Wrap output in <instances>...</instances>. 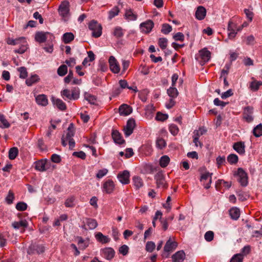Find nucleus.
<instances>
[{"mask_svg":"<svg viewBox=\"0 0 262 262\" xmlns=\"http://www.w3.org/2000/svg\"><path fill=\"white\" fill-rule=\"evenodd\" d=\"M6 42L7 44L10 45H19L20 46L19 49L14 50V52L16 53L23 54L25 53L27 49L28 44L26 38L24 37H21L16 39H13L9 37L7 39Z\"/></svg>","mask_w":262,"mask_h":262,"instance_id":"1","label":"nucleus"},{"mask_svg":"<svg viewBox=\"0 0 262 262\" xmlns=\"http://www.w3.org/2000/svg\"><path fill=\"white\" fill-rule=\"evenodd\" d=\"M61 95L66 100H75L79 98L80 91L77 88H73L71 91L65 89L61 92Z\"/></svg>","mask_w":262,"mask_h":262,"instance_id":"2","label":"nucleus"},{"mask_svg":"<svg viewBox=\"0 0 262 262\" xmlns=\"http://www.w3.org/2000/svg\"><path fill=\"white\" fill-rule=\"evenodd\" d=\"M89 28L92 31L93 37L98 38L101 35L102 27L96 20H91L89 24Z\"/></svg>","mask_w":262,"mask_h":262,"instance_id":"3","label":"nucleus"},{"mask_svg":"<svg viewBox=\"0 0 262 262\" xmlns=\"http://www.w3.org/2000/svg\"><path fill=\"white\" fill-rule=\"evenodd\" d=\"M75 135V128L73 123H70L67 132L64 138L69 141V148L72 149L75 145V142L73 138V137Z\"/></svg>","mask_w":262,"mask_h":262,"instance_id":"4","label":"nucleus"},{"mask_svg":"<svg viewBox=\"0 0 262 262\" xmlns=\"http://www.w3.org/2000/svg\"><path fill=\"white\" fill-rule=\"evenodd\" d=\"M155 180L157 185V187L159 188L166 189L167 188L168 184L165 180V176L162 171H159L154 176Z\"/></svg>","mask_w":262,"mask_h":262,"instance_id":"5","label":"nucleus"},{"mask_svg":"<svg viewBox=\"0 0 262 262\" xmlns=\"http://www.w3.org/2000/svg\"><path fill=\"white\" fill-rule=\"evenodd\" d=\"M237 181L242 186H246L248 183L247 173L242 168H239L237 172Z\"/></svg>","mask_w":262,"mask_h":262,"instance_id":"6","label":"nucleus"},{"mask_svg":"<svg viewBox=\"0 0 262 262\" xmlns=\"http://www.w3.org/2000/svg\"><path fill=\"white\" fill-rule=\"evenodd\" d=\"M135 126V120L134 119L130 118L127 121L126 125L123 129L126 137L129 136L133 133Z\"/></svg>","mask_w":262,"mask_h":262,"instance_id":"7","label":"nucleus"},{"mask_svg":"<svg viewBox=\"0 0 262 262\" xmlns=\"http://www.w3.org/2000/svg\"><path fill=\"white\" fill-rule=\"evenodd\" d=\"M212 173L207 172L202 174L201 176L200 181L203 183L204 187L206 189H208L210 187L212 182Z\"/></svg>","mask_w":262,"mask_h":262,"instance_id":"8","label":"nucleus"},{"mask_svg":"<svg viewBox=\"0 0 262 262\" xmlns=\"http://www.w3.org/2000/svg\"><path fill=\"white\" fill-rule=\"evenodd\" d=\"M108 62L110 64V70L112 72L114 73H118L120 72V69L119 65L117 60L113 56H111L110 57Z\"/></svg>","mask_w":262,"mask_h":262,"instance_id":"9","label":"nucleus"},{"mask_svg":"<svg viewBox=\"0 0 262 262\" xmlns=\"http://www.w3.org/2000/svg\"><path fill=\"white\" fill-rule=\"evenodd\" d=\"M154 25V24L152 20H148L140 24V29L142 32L148 33L151 31Z\"/></svg>","mask_w":262,"mask_h":262,"instance_id":"10","label":"nucleus"},{"mask_svg":"<svg viewBox=\"0 0 262 262\" xmlns=\"http://www.w3.org/2000/svg\"><path fill=\"white\" fill-rule=\"evenodd\" d=\"M253 112V107L250 106L245 107L244 109L243 116L244 118L248 122H250L253 120L252 114Z\"/></svg>","mask_w":262,"mask_h":262,"instance_id":"11","label":"nucleus"},{"mask_svg":"<svg viewBox=\"0 0 262 262\" xmlns=\"http://www.w3.org/2000/svg\"><path fill=\"white\" fill-rule=\"evenodd\" d=\"M103 191L106 193L110 194L112 193L115 189V184L112 180H108L103 185Z\"/></svg>","mask_w":262,"mask_h":262,"instance_id":"12","label":"nucleus"},{"mask_svg":"<svg viewBox=\"0 0 262 262\" xmlns=\"http://www.w3.org/2000/svg\"><path fill=\"white\" fill-rule=\"evenodd\" d=\"M129 172L127 170H124L118 174L119 181L123 184H127L129 183Z\"/></svg>","mask_w":262,"mask_h":262,"instance_id":"13","label":"nucleus"},{"mask_svg":"<svg viewBox=\"0 0 262 262\" xmlns=\"http://www.w3.org/2000/svg\"><path fill=\"white\" fill-rule=\"evenodd\" d=\"M59 14L61 16H66L69 13V3L67 1L62 2L58 9Z\"/></svg>","mask_w":262,"mask_h":262,"instance_id":"14","label":"nucleus"},{"mask_svg":"<svg viewBox=\"0 0 262 262\" xmlns=\"http://www.w3.org/2000/svg\"><path fill=\"white\" fill-rule=\"evenodd\" d=\"M185 258V253L183 250L179 251L171 256L173 262H182Z\"/></svg>","mask_w":262,"mask_h":262,"instance_id":"15","label":"nucleus"},{"mask_svg":"<svg viewBox=\"0 0 262 262\" xmlns=\"http://www.w3.org/2000/svg\"><path fill=\"white\" fill-rule=\"evenodd\" d=\"M200 55L203 62V64L208 62L211 57V53L206 49H203L200 51Z\"/></svg>","mask_w":262,"mask_h":262,"instance_id":"16","label":"nucleus"},{"mask_svg":"<svg viewBox=\"0 0 262 262\" xmlns=\"http://www.w3.org/2000/svg\"><path fill=\"white\" fill-rule=\"evenodd\" d=\"M102 255L106 259H112L115 255V251L112 248H105L102 250Z\"/></svg>","mask_w":262,"mask_h":262,"instance_id":"17","label":"nucleus"},{"mask_svg":"<svg viewBox=\"0 0 262 262\" xmlns=\"http://www.w3.org/2000/svg\"><path fill=\"white\" fill-rule=\"evenodd\" d=\"M49 34V33L48 32H37L35 35V40L40 43L45 42L47 38V35Z\"/></svg>","mask_w":262,"mask_h":262,"instance_id":"18","label":"nucleus"},{"mask_svg":"<svg viewBox=\"0 0 262 262\" xmlns=\"http://www.w3.org/2000/svg\"><path fill=\"white\" fill-rule=\"evenodd\" d=\"M178 246V244L176 242H171L170 239H169L166 243L164 247V250L165 252H169L175 249Z\"/></svg>","mask_w":262,"mask_h":262,"instance_id":"19","label":"nucleus"},{"mask_svg":"<svg viewBox=\"0 0 262 262\" xmlns=\"http://www.w3.org/2000/svg\"><path fill=\"white\" fill-rule=\"evenodd\" d=\"M233 149L239 154H244L245 152V145L243 142H236L233 144Z\"/></svg>","mask_w":262,"mask_h":262,"instance_id":"20","label":"nucleus"},{"mask_svg":"<svg viewBox=\"0 0 262 262\" xmlns=\"http://www.w3.org/2000/svg\"><path fill=\"white\" fill-rule=\"evenodd\" d=\"M112 138L114 142L119 144H122L125 142L122 138L120 133L117 130H113L112 133Z\"/></svg>","mask_w":262,"mask_h":262,"instance_id":"21","label":"nucleus"},{"mask_svg":"<svg viewBox=\"0 0 262 262\" xmlns=\"http://www.w3.org/2000/svg\"><path fill=\"white\" fill-rule=\"evenodd\" d=\"M12 227L16 229H18L20 227H23L24 229L21 231V232H24L25 231V228H27L28 226V222L25 220H21L19 222H14L12 224Z\"/></svg>","mask_w":262,"mask_h":262,"instance_id":"22","label":"nucleus"},{"mask_svg":"<svg viewBox=\"0 0 262 262\" xmlns=\"http://www.w3.org/2000/svg\"><path fill=\"white\" fill-rule=\"evenodd\" d=\"M36 103L41 106H46L48 104V100L44 94L37 95L35 98Z\"/></svg>","mask_w":262,"mask_h":262,"instance_id":"23","label":"nucleus"},{"mask_svg":"<svg viewBox=\"0 0 262 262\" xmlns=\"http://www.w3.org/2000/svg\"><path fill=\"white\" fill-rule=\"evenodd\" d=\"M119 112L121 115L127 116L132 113V110L129 105L124 104L119 107Z\"/></svg>","mask_w":262,"mask_h":262,"instance_id":"24","label":"nucleus"},{"mask_svg":"<svg viewBox=\"0 0 262 262\" xmlns=\"http://www.w3.org/2000/svg\"><path fill=\"white\" fill-rule=\"evenodd\" d=\"M52 100L53 104L60 110L64 111L66 109L67 107L65 103L61 99L52 98Z\"/></svg>","mask_w":262,"mask_h":262,"instance_id":"25","label":"nucleus"},{"mask_svg":"<svg viewBox=\"0 0 262 262\" xmlns=\"http://www.w3.org/2000/svg\"><path fill=\"white\" fill-rule=\"evenodd\" d=\"M229 214L232 219L237 220L240 216L239 209L236 207H233L230 209Z\"/></svg>","mask_w":262,"mask_h":262,"instance_id":"26","label":"nucleus"},{"mask_svg":"<svg viewBox=\"0 0 262 262\" xmlns=\"http://www.w3.org/2000/svg\"><path fill=\"white\" fill-rule=\"evenodd\" d=\"M95 237L98 242L102 244L107 243L110 241V238L108 236L104 235L101 232L97 233Z\"/></svg>","mask_w":262,"mask_h":262,"instance_id":"27","label":"nucleus"},{"mask_svg":"<svg viewBox=\"0 0 262 262\" xmlns=\"http://www.w3.org/2000/svg\"><path fill=\"white\" fill-rule=\"evenodd\" d=\"M113 35L117 38H120L123 36L124 32L123 29L119 26L116 27L112 33Z\"/></svg>","mask_w":262,"mask_h":262,"instance_id":"28","label":"nucleus"},{"mask_svg":"<svg viewBox=\"0 0 262 262\" xmlns=\"http://www.w3.org/2000/svg\"><path fill=\"white\" fill-rule=\"evenodd\" d=\"M74 39V35L71 32L64 33L62 36V40L65 43L71 42Z\"/></svg>","mask_w":262,"mask_h":262,"instance_id":"29","label":"nucleus"},{"mask_svg":"<svg viewBox=\"0 0 262 262\" xmlns=\"http://www.w3.org/2000/svg\"><path fill=\"white\" fill-rule=\"evenodd\" d=\"M46 161L43 160H40L36 162L35 168L37 170L43 171L46 170Z\"/></svg>","mask_w":262,"mask_h":262,"instance_id":"30","label":"nucleus"},{"mask_svg":"<svg viewBox=\"0 0 262 262\" xmlns=\"http://www.w3.org/2000/svg\"><path fill=\"white\" fill-rule=\"evenodd\" d=\"M170 162V158L167 156H163L161 157L159 163L161 167L163 168L166 167Z\"/></svg>","mask_w":262,"mask_h":262,"instance_id":"31","label":"nucleus"},{"mask_svg":"<svg viewBox=\"0 0 262 262\" xmlns=\"http://www.w3.org/2000/svg\"><path fill=\"white\" fill-rule=\"evenodd\" d=\"M206 9L203 6L198 7L195 13V16H206Z\"/></svg>","mask_w":262,"mask_h":262,"instance_id":"32","label":"nucleus"},{"mask_svg":"<svg viewBox=\"0 0 262 262\" xmlns=\"http://www.w3.org/2000/svg\"><path fill=\"white\" fill-rule=\"evenodd\" d=\"M134 186L137 189H139L143 186V182L141 178L136 176L133 179Z\"/></svg>","mask_w":262,"mask_h":262,"instance_id":"33","label":"nucleus"},{"mask_svg":"<svg viewBox=\"0 0 262 262\" xmlns=\"http://www.w3.org/2000/svg\"><path fill=\"white\" fill-rule=\"evenodd\" d=\"M18 150L17 147H14L10 149L9 151V158L10 160H14L17 156Z\"/></svg>","mask_w":262,"mask_h":262,"instance_id":"34","label":"nucleus"},{"mask_svg":"<svg viewBox=\"0 0 262 262\" xmlns=\"http://www.w3.org/2000/svg\"><path fill=\"white\" fill-rule=\"evenodd\" d=\"M86 224L88 226V228L91 230L96 228L98 225L96 221L92 219H88Z\"/></svg>","mask_w":262,"mask_h":262,"instance_id":"35","label":"nucleus"},{"mask_svg":"<svg viewBox=\"0 0 262 262\" xmlns=\"http://www.w3.org/2000/svg\"><path fill=\"white\" fill-rule=\"evenodd\" d=\"M38 80V76L37 75H34L26 79V83L28 86H31L33 83L37 82Z\"/></svg>","mask_w":262,"mask_h":262,"instance_id":"36","label":"nucleus"},{"mask_svg":"<svg viewBox=\"0 0 262 262\" xmlns=\"http://www.w3.org/2000/svg\"><path fill=\"white\" fill-rule=\"evenodd\" d=\"M168 95L171 98H176L178 95V91L177 89L174 86H171L167 90Z\"/></svg>","mask_w":262,"mask_h":262,"instance_id":"37","label":"nucleus"},{"mask_svg":"<svg viewBox=\"0 0 262 262\" xmlns=\"http://www.w3.org/2000/svg\"><path fill=\"white\" fill-rule=\"evenodd\" d=\"M68 72V68L66 65L62 64L57 69V74L60 76H64Z\"/></svg>","mask_w":262,"mask_h":262,"instance_id":"38","label":"nucleus"},{"mask_svg":"<svg viewBox=\"0 0 262 262\" xmlns=\"http://www.w3.org/2000/svg\"><path fill=\"white\" fill-rule=\"evenodd\" d=\"M238 157L235 154H230L227 157V161L230 164H235L238 162Z\"/></svg>","mask_w":262,"mask_h":262,"instance_id":"39","label":"nucleus"},{"mask_svg":"<svg viewBox=\"0 0 262 262\" xmlns=\"http://www.w3.org/2000/svg\"><path fill=\"white\" fill-rule=\"evenodd\" d=\"M84 98L92 104H96V97L94 95H91L90 94H85L84 95Z\"/></svg>","mask_w":262,"mask_h":262,"instance_id":"40","label":"nucleus"},{"mask_svg":"<svg viewBox=\"0 0 262 262\" xmlns=\"http://www.w3.org/2000/svg\"><path fill=\"white\" fill-rule=\"evenodd\" d=\"M253 133L256 137H260L262 135V125L261 124L257 125L253 129Z\"/></svg>","mask_w":262,"mask_h":262,"instance_id":"41","label":"nucleus"},{"mask_svg":"<svg viewBox=\"0 0 262 262\" xmlns=\"http://www.w3.org/2000/svg\"><path fill=\"white\" fill-rule=\"evenodd\" d=\"M165 141L161 138H158L156 140V146L159 149H162L166 146Z\"/></svg>","mask_w":262,"mask_h":262,"instance_id":"42","label":"nucleus"},{"mask_svg":"<svg viewBox=\"0 0 262 262\" xmlns=\"http://www.w3.org/2000/svg\"><path fill=\"white\" fill-rule=\"evenodd\" d=\"M243 255L242 253L236 254L233 256L230 262H243Z\"/></svg>","mask_w":262,"mask_h":262,"instance_id":"43","label":"nucleus"},{"mask_svg":"<svg viewBox=\"0 0 262 262\" xmlns=\"http://www.w3.org/2000/svg\"><path fill=\"white\" fill-rule=\"evenodd\" d=\"M18 71L19 72V77L22 79H25L28 76V72L27 69L24 67H21L18 68Z\"/></svg>","mask_w":262,"mask_h":262,"instance_id":"44","label":"nucleus"},{"mask_svg":"<svg viewBox=\"0 0 262 262\" xmlns=\"http://www.w3.org/2000/svg\"><path fill=\"white\" fill-rule=\"evenodd\" d=\"M172 30L171 27L167 24H164L162 26V29H161V32L163 33L164 34H168L169 33H170Z\"/></svg>","mask_w":262,"mask_h":262,"instance_id":"45","label":"nucleus"},{"mask_svg":"<svg viewBox=\"0 0 262 262\" xmlns=\"http://www.w3.org/2000/svg\"><path fill=\"white\" fill-rule=\"evenodd\" d=\"M75 198L72 196L68 198L65 201L64 204L67 207H73L74 206V201Z\"/></svg>","mask_w":262,"mask_h":262,"instance_id":"46","label":"nucleus"},{"mask_svg":"<svg viewBox=\"0 0 262 262\" xmlns=\"http://www.w3.org/2000/svg\"><path fill=\"white\" fill-rule=\"evenodd\" d=\"M262 85L261 81H252L250 84V88L252 90L256 91H257L260 85Z\"/></svg>","mask_w":262,"mask_h":262,"instance_id":"47","label":"nucleus"},{"mask_svg":"<svg viewBox=\"0 0 262 262\" xmlns=\"http://www.w3.org/2000/svg\"><path fill=\"white\" fill-rule=\"evenodd\" d=\"M16 209L18 211H25L27 208V205L23 202H20L16 205Z\"/></svg>","mask_w":262,"mask_h":262,"instance_id":"48","label":"nucleus"},{"mask_svg":"<svg viewBox=\"0 0 262 262\" xmlns=\"http://www.w3.org/2000/svg\"><path fill=\"white\" fill-rule=\"evenodd\" d=\"M156 245L155 244L151 241L147 242L146 244V250L147 252H151L155 249Z\"/></svg>","mask_w":262,"mask_h":262,"instance_id":"49","label":"nucleus"},{"mask_svg":"<svg viewBox=\"0 0 262 262\" xmlns=\"http://www.w3.org/2000/svg\"><path fill=\"white\" fill-rule=\"evenodd\" d=\"M159 45L162 50L166 49L167 45V39L166 38H160L159 39Z\"/></svg>","mask_w":262,"mask_h":262,"instance_id":"50","label":"nucleus"},{"mask_svg":"<svg viewBox=\"0 0 262 262\" xmlns=\"http://www.w3.org/2000/svg\"><path fill=\"white\" fill-rule=\"evenodd\" d=\"M205 239L207 242H211L213 239L214 233L212 231L206 232L204 235Z\"/></svg>","mask_w":262,"mask_h":262,"instance_id":"51","label":"nucleus"},{"mask_svg":"<svg viewBox=\"0 0 262 262\" xmlns=\"http://www.w3.org/2000/svg\"><path fill=\"white\" fill-rule=\"evenodd\" d=\"M168 118L167 114H164L160 112H158L156 117V119L158 121H164Z\"/></svg>","mask_w":262,"mask_h":262,"instance_id":"52","label":"nucleus"},{"mask_svg":"<svg viewBox=\"0 0 262 262\" xmlns=\"http://www.w3.org/2000/svg\"><path fill=\"white\" fill-rule=\"evenodd\" d=\"M246 43L247 45H254L255 43L254 36L253 35L248 36L246 38Z\"/></svg>","mask_w":262,"mask_h":262,"instance_id":"53","label":"nucleus"},{"mask_svg":"<svg viewBox=\"0 0 262 262\" xmlns=\"http://www.w3.org/2000/svg\"><path fill=\"white\" fill-rule=\"evenodd\" d=\"M0 121L2 123L4 128H8L10 126V123L5 119V116L2 114H0Z\"/></svg>","mask_w":262,"mask_h":262,"instance_id":"54","label":"nucleus"},{"mask_svg":"<svg viewBox=\"0 0 262 262\" xmlns=\"http://www.w3.org/2000/svg\"><path fill=\"white\" fill-rule=\"evenodd\" d=\"M170 132L173 135H176L179 132V128L178 126L175 124H171L169 127Z\"/></svg>","mask_w":262,"mask_h":262,"instance_id":"55","label":"nucleus"},{"mask_svg":"<svg viewBox=\"0 0 262 262\" xmlns=\"http://www.w3.org/2000/svg\"><path fill=\"white\" fill-rule=\"evenodd\" d=\"M119 9L117 6L114 7L111 10L109 11V16H115L118 15Z\"/></svg>","mask_w":262,"mask_h":262,"instance_id":"56","label":"nucleus"},{"mask_svg":"<svg viewBox=\"0 0 262 262\" xmlns=\"http://www.w3.org/2000/svg\"><path fill=\"white\" fill-rule=\"evenodd\" d=\"M108 172V170L107 169L104 168L102 169H100L98 171V173L96 174V177L98 179H101L104 176H105Z\"/></svg>","mask_w":262,"mask_h":262,"instance_id":"57","label":"nucleus"},{"mask_svg":"<svg viewBox=\"0 0 262 262\" xmlns=\"http://www.w3.org/2000/svg\"><path fill=\"white\" fill-rule=\"evenodd\" d=\"M207 132V130L203 127H201L199 130H195L194 131V135L198 137H200L201 136Z\"/></svg>","mask_w":262,"mask_h":262,"instance_id":"58","label":"nucleus"},{"mask_svg":"<svg viewBox=\"0 0 262 262\" xmlns=\"http://www.w3.org/2000/svg\"><path fill=\"white\" fill-rule=\"evenodd\" d=\"M128 247L127 245H124L121 246L119 248V252L123 255H126L128 252Z\"/></svg>","mask_w":262,"mask_h":262,"instance_id":"59","label":"nucleus"},{"mask_svg":"<svg viewBox=\"0 0 262 262\" xmlns=\"http://www.w3.org/2000/svg\"><path fill=\"white\" fill-rule=\"evenodd\" d=\"M99 69L102 72H105L107 70V66L106 62L100 61L99 63Z\"/></svg>","mask_w":262,"mask_h":262,"instance_id":"60","label":"nucleus"},{"mask_svg":"<svg viewBox=\"0 0 262 262\" xmlns=\"http://www.w3.org/2000/svg\"><path fill=\"white\" fill-rule=\"evenodd\" d=\"M173 38L176 41H183L184 35L182 33L178 32L173 35Z\"/></svg>","mask_w":262,"mask_h":262,"instance_id":"61","label":"nucleus"},{"mask_svg":"<svg viewBox=\"0 0 262 262\" xmlns=\"http://www.w3.org/2000/svg\"><path fill=\"white\" fill-rule=\"evenodd\" d=\"M73 155L83 160L85 159L86 158L85 154L82 151L74 152Z\"/></svg>","mask_w":262,"mask_h":262,"instance_id":"62","label":"nucleus"},{"mask_svg":"<svg viewBox=\"0 0 262 262\" xmlns=\"http://www.w3.org/2000/svg\"><path fill=\"white\" fill-rule=\"evenodd\" d=\"M214 104L216 106H221L222 107H224L226 106V104L228 103V102H225L224 101H221L219 98H215L213 101Z\"/></svg>","mask_w":262,"mask_h":262,"instance_id":"63","label":"nucleus"},{"mask_svg":"<svg viewBox=\"0 0 262 262\" xmlns=\"http://www.w3.org/2000/svg\"><path fill=\"white\" fill-rule=\"evenodd\" d=\"M233 95V93L232 92V90L231 89H229L222 94L221 98L224 99L230 96H232Z\"/></svg>","mask_w":262,"mask_h":262,"instance_id":"64","label":"nucleus"}]
</instances>
